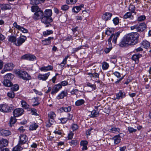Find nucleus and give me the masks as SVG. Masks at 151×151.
Returning <instances> with one entry per match:
<instances>
[{
	"mask_svg": "<svg viewBox=\"0 0 151 151\" xmlns=\"http://www.w3.org/2000/svg\"><path fill=\"white\" fill-rule=\"evenodd\" d=\"M62 88V86L60 84H58L56 85L53 87L52 91H51V94H55L57 93L59 90Z\"/></svg>",
	"mask_w": 151,
	"mask_h": 151,
	"instance_id": "nucleus-11",
	"label": "nucleus"
},
{
	"mask_svg": "<svg viewBox=\"0 0 151 151\" xmlns=\"http://www.w3.org/2000/svg\"><path fill=\"white\" fill-rule=\"evenodd\" d=\"M56 116L55 114L53 112H51L48 114L49 117V122L51 124H52V123L53 122L54 118Z\"/></svg>",
	"mask_w": 151,
	"mask_h": 151,
	"instance_id": "nucleus-17",
	"label": "nucleus"
},
{
	"mask_svg": "<svg viewBox=\"0 0 151 151\" xmlns=\"http://www.w3.org/2000/svg\"><path fill=\"white\" fill-rule=\"evenodd\" d=\"M5 79L10 80L14 78V75L12 74L9 73L5 75L4 77Z\"/></svg>",
	"mask_w": 151,
	"mask_h": 151,
	"instance_id": "nucleus-32",
	"label": "nucleus"
},
{
	"mask_svg": "<svg viewBox=\"0 0 151 151\" xmlns=\"http://www.w3.org/2000/svg\"><path fill=\"white\" fill-rule=\"evenodd\" d=\"M4 85L6 86L10 87L12 86V83L10 80L4 79L3 82Z\"/></svg>",
	"mask_w": 151,
	"mask_h": 151,
	"instance_id": "nucleus-27",
	"label": "nucleus"
},
{
	"mask_svg": "<svg viewBox=\"0 0 151 151\" xmlns=\"http://www.w3.org/2000/svg\"><path fill=\"white\" fill-rule=\"evenodd\" d=\"M83 46H84L83 45H82V46H80L78 47L73 49V52L75 53V52L78 51V50H80L83 48L82 47Z\"/></svg>",
	"mask_w": 151,
	"mask_h": 151,
	"instance_id": "nucleus-52",
	"label": "nucleus"
},
{
	"mask_svg": "<svg viewBox=\"0 0 151 151\" xmlns=\"http://www.w3.org/2000/svg\"><path fill=\"white\" fill-rule=\"evenodd\" d=\"M31 9L32 12H35L38 11L40 10V9L39 8L38 6L36 5L32 6Z\"/></svg>",
	"mask_w": 151,
	"mask_h": 151,
	"instance_id": "nucleus-39",
	"label": "nucleus"
},
{
	"mask_svg": "<svg viewBox=\"0 0 151 151\" xmlns=\"http://www.w3.org/2000/svg\"><path fill=\"white\" fill-rule=\"evenodd\" d=\"M38 97H34L32 99V102L34 104H32L33 106H35L38 105L40 103L38 101Z\"/></svg>",
	"mask_w": 151,
	"mask_h": 151,
	"instance_id": "nucleus-25",
	"label": "nucleus"
},
{
	"mask_svg": "<svg viewBox=\"0 0 151 151\" xmlns=\"http://www.w3.org/2000/svg\"><path fill=\"white\" fill-rule=\"evenodd\" d=\"M0 8L2 10H5L7 9H10L11 7L8 4H0Z\"/></svg>",
	"mask_w": 151,
	"mask_h": 151,
	"instance_id": "nucleus-21",
	"label": "nucleus"
},
{
	"mask_svg": "<svg viewBox=\"0 0 151 151\" xmlns=\"http://www.w3.org/2000/svg\"><path fill=\"white\" fill-rule=\"evenodd\" d=\"M8 144V142L7 139H2L0 140V146L3 148L6 147Z\"/></svg>",
	"mask_w": 151,
	"mask_h": 151,
	"instance_id": "nucleus-19",
	"label": "nucleus"
},
{
	"mask_svg": "<svg viewBox=\"0 0 151 151\" xmlns=\"http://www.w3.org/2000/svg\"><path fill=\"white\" fill-rule=\"evenodd\" d=\"M6 109L8 110V111H7L6 112H11L13 109V106H9L7 105V107L6 108Z\"/></svg>",
	"mask_w": 151,
	"mask_h": 151,
	"instance_id": "nucleus-60",
	"label": "nucleus"
},
{
	"mask_svg": "<svg viewBox=\"0 0 151 151\" xmlns=\"http://www.w3.org/2000/svg\"><path fill=\"white\" fill-rule=\"evenodd\" d=\"M13 26L15 27L21 31L23 33H27L28 32V30L23 27L20 25H18L16 22H14V23Z\"/></svg>",
	"mask_w": 151,
	"mask_h": 151,
	"instance_id": "nucleus-12",
	"label": "nucleus"
},
{
	"mask_svg": "<svg viewBox=\"0 0 151 151\" xmlns=\"http://www.w3.org/2000/svg\"><path fill=\"white\" fill-rule=\"evenodd\" d=\"M53 33L52 30H47L43 32V34L44 36H47L49 35L50 34H52Z\"/></svg>",
	"mask_w": 151,
	"mask_h": 151,
	"instance_id": "nucleus-45",
	"label": "nucleus"
},
{
	"mask_svg": "<svg viewBox=\"0 0 151 151\" xmlns=\"http://www.w3.org/2000/svg\"><path fill=\"white\" fill-rule=\"evenodd\" d=\"M40 3L39 0H30V3L32 4H37Z\"/></svg>",
	"mask_w": 151,
	"mask_h": 151,
	"instance_id": "nucleus-50",
	"label": "nucleus"
},
{
	"mask_svg": "<svg viewBox=\"0 0 151 151\" xmlns=\"http://www.w3.org/2000/svg\"><path fill=\"white\" fill-rule=\"evenodd\" d=\"M7 107V105L6 104H1L0 105V111L4 112H6L8 110L6 109Z\"/></svg>",
	"mask_w": 151,
	"mask_h": 151,
	"instance_id": "nucleus-22",
	"label": "nucleus"
},
{
	"mask_svg": "<svg viewBox=\"0 0 151 151\" xmlns=\"http://www.w3.org/2000/svg\"><path fill=\"white\" fill-rule=\"evenodd\" d=\"M23 148L21 146L18 145L13 148L12 151H20Z\"/></svg>",
	"mask_w": 151,
	"mask_h": 151,
	"instance_id": "nucleus-36",
	"label": "nucleus"
},
{
	"mask_svg": "<svg viewBox=\"0 0 151 151\" xmlns=\"http://www.w3.org/2000/svg\"><path fill=\"white\" fill-rule=\"evenodd\" d=\"M53 39V37H49L48 38L42 40V43L44 45H48L50 43V40Z\"/></svg>",
	"mask_w": 151,
	"mask_h": 151,
	"instance_id": "nucleus-23",
	"label": "nucleus"
},
{
	"mask_svg": "<svg viewBox=\"0 0 151 151\" xmlns=\"http://www.w3.org/2000/svg\"><path fill=\"white\" fill-rule=\"evenodd\" d=\"M19 88V86L17 84H15L12 86L11 89L12 91H17Z\"/></svg>",
	"mask_w": 151,
	"mask_h": 151,
	"instance_id": "nucleus-42",
	"label": "nucleus"
},
{
	"mask_svg": "<svg viewBox=\"0 0 151 151\" xmlns=\"http://www.w3.org/2000/svg\"><path fill=\"white\" fill-rule=\"evenodd\" d=\"M16 117L12 116L10 121V124H14L16 122L17 119L15 118Z\"/></svg>",
	"mask_w": 151,
	"mask_h": 151,
	"instance_id": "nucleus-44",
	"label": "nucleus"
},
{
	"mask_svg": "<svg viewBox=\"0 0 151 151\" xmlns=\"http://www.w3.org/2000/svg\"><path fill=\"white\" fill-rule=\"evenodd\" d=\"M78 0H66V3L68 4H74Z\"/></svg>",
	"mask_w": 151,
	"mask_h": 151,
	"instance_id": "nucleus-43",
	"label": "nucleus"
},
{
	"mask_svg": "<svg viewBox=\"0 0 151 151\" xmlns=\"http://www.w3.org/2000/svg\"><path fill=\"white\" fill-rule=\"evenodd\" d=\"M112 14L109 12H106L104 14L102 17V19L105 21L110 19Z\"/></svg>",
	"mask_w": 151,
	"mask_h": 151,
	"instance_id": "nucleus-15",
	"label": "nucleus"
},
{
	"mask_svg": "<svg viewBox=\"0 0 151 151\" xmlns=\"http://www.w3.org/2000/svg\"><path fill=\"white\" fill-rule=\"evenodd\" d=\"M112 138L114 140V142L115 144H117L120 141V138L119 137L116 136Z\"/></svg>",
	"mask_w": 151,
	"mask_h": 151,
	"instance_id": "nucleus-33",
	"label": "nucleus"
},
{
	"mask_svg": "<svg viewBox=\"0 0 151 151\" xmlns=\"http://www.w3.org/2000/svg\"><path fill=\"white\" fill-rule=\"evenodd\" d=\"M36 57L35 55L31 54L25 55L22 57V59L32 61L36 60Z\"/></svg>",
	"mask_w": 151,
	"mask_h": 151,
	"instance_id": "nucleus-10",
	"label": "nucleus"
},
{
	"mask_svg": "<svg viewBox=\"0 0 151 151\" xmlns=\"http://www.w3.org/2000/svg\"><path fill=\"white\" fill-rule=\"evenodd\" d=\"M128 129L130 133H132L133 132H135L136 131V129H134L133 128L130 127H128Z\"/></svg>",
	"mask_w": 151,
	"mask_h": 151,
	"instance_id": "nucleus-53",
	"label": "nucleus"
},
{
	"mask_svg": "<svg viewBox=\"0 0 151 151\" xmlns=\"http://www.w3.org/2000/svg\"><path fill=\"white\" fill-rule=\"evenodd\" d=\"M8 96L11 98H13L14 97V94L13 91H10L7 93Z\"/></svg>",
	"mask_w": 151,
	"mask_h": 151,
	"instance_id": "nucleus-47",
	"label": "nucleus"
},
{
	"mask_svg": "<svg viewBox=\"0 0 151 151\" xmlns=\"http://www.w3.org/2000/svg\"><path fill=\"white\" fill-rule=\"evenodd\" d=\"M146 17L144 15L141 16L139 17L138 18V21L139 22H141L144 20L145 19Z\"/></svg>",
	"mask_w": 151,
	"mask_h": 151,
	"instance_id": "nucleus-55",
	"label": "nucleus"
},
{
	"mask_svg": "<svg viewBox=\"0 0 151 151\" xmlns=\"http://www.w3.org/2000/svg\"><path fill=\"white\" fill-rule=\"evenodd\" d=\"M21 103L23 107L25 109H28L29 108V105L25 101H22Z\"/></svg>",
	"mask_w": 151,
	"mask_h": 151,
	"instance_id": "nucleus-40",
	"label": "nucleus"
},
{
	"mask_svg": "<svg viewBox=\"0 0 151 151\" xmlns=\"http://www.w3.org/2000/svg\"><path fill=\"white\" fill-rule=\"evenodd\" d=\"M146 28V25L145 23H142L139 24L135 25L131 27V30L136 29V30L138 32L142 31Z\"/></svg>",
	"mask_w": 151,
	"mask_h": 151,
	"instance_id": "nucleus-3",
	"label": "nucleus"
},
{
	"mask_svg": "<svg viewBox=\"0 0 151 151\" xmlns=\"http://www.w3.org/2000/svg\"><path fill=\"white\" fill-rule=\"evenodd\" d=\"M44 13L42 11L40 10L36 12L34 14L33 18L35 20L39 19H41L42 18L43 16Z\"/></svg>",
	"mask_w": 151,
	"mask_h": 151,
	"instance_id": "nucleus-7",
	"label": "nucleus"
},
{
	"mask_svg": "<svg viewBox=\"0 0 151 151\" xmlns=\"http://www.w3.org/2000/svg\"><path fill=\"white\" fill-rule=\"evenodd\" d=\"M135 7L133 5L130 4L129 6V11H131L132 12H134V10H135Z\"/></svg>",
	"mask_w": 151,
	"mask_h": 151,
	"instance_id": "nucleus-46",
	"label": "nucleus"
},
{
	"mask_svg": "<svg viewBox=\"0 0 151 151\" xmlns=\"http://www.w3.org/2000/svg\"><path fill=\"white\" fill-rule=\"evenodd\" d=\"M73 133L72 132H70L68 135V138L69 139H71L73 138Z\"/></svg>",
	"mask_w": 151,
	"mask_h": 151,
	"instance_id": "nucleus-63",
	"label": "nucleus"
},
{
	"mask_svg": "<svg viewBox=\"0 0 151 151\" xmlns=\"http://www.w3.org/2000/svg\"><path fill=\"white\" fill-rule=\"evenodd\" d=\"M1 135L3 136H7L11 134V132L8 130L2 129L0 131Z\"/></svg>",
	"mask_w": 151,
	"mask_h": 151,
	"instance_id": "nucleus-16",
	"label": "nucleus"
},
{
	"mask_svg": "<svg viewBox=\"0 0 151 151\" xmlns=\"http://www.w3.org/2000/svg\"><path fill=\"white\" fill-rule=\"evenodd\" d=\"M50 75V72L43 75L39 74L38 76V78L39 80H42V81H45L47 78Z\"/></svg>",
	"mask_w": 151,
	"mask_h": 151,
	"instance_id": "nucleus-13",
	"label": "nucleus"
},
{
	"mask_svg": "<svg viewBox=\"0 0 151 151\" xmlns=\"http://www.w3.org/2000/svg\"><path fill=\"white\" fill-rule=\"evenodd\" d=\"M108 131L111 132L115 133L117 132H119L120 131V129L118 128L113 127L111 129H109Z\"/></svg>",
	"mask_w": 151,
	"mask_h": 151,
	"instance_id": "nucleus-31",
	"label": "nucleus"
},
{
	"mask_svg": "<svg viewBox=\"0 0 151 151\" xmlns=\"http://www.w3.org/2000/svg\"><path fill=\"white\" fill-rule=\"evenodd\" d=\"M113 74L118 78H119L120 77V74L119 73L116 71L114 72Z\"/></svg>",
	"mask_w": 151,
	"mask_h": 151,
	"instance_id": "nucleus-62",
	"label": "nucleus"
},
{
	"mask_svg": "<svg viewBox=\"0 0 151 151\" xmlns=\"http://www.w3.org/2000/svg\"><path fill=\"white\" fill-rule=\"evenodd\" d=\"M93 129L91 127L87 130L86 132V135H88L89 136L90 135L91 133V131Z\"/></svg>",
	"mask_w": 151,
	"mask_h": 151,
	"instance_id": "nucleus-61",
	"label": "nucleus"
},
{
	"mask_svg": "<svg viewBox=\"0 0 151 151\" xmlns=\"http://www.w3.org/2000/svg\"><path fill=\"white\" fill-rule=\"evenodd\" d=\"M120 32H117L115 34H112L111 36L112 37V40L113 39L112 41L114 42L115 44L116 43V40L118 37L119 36L120 34Z\"/></svg>",
	"mask_w": 151,
	"mask_h": 151,
	"instance_id": "nucleus-20",
	"label": "nucleus"
},
{
	"mask_svg": "<svg viewBox=\"0 0 151 151\" xmlns=\"http://www.w3.org/2000/svg\"><path fill=\"white\" fill-rule=\"evenodd\" d=\"M71 106H68L67 107H62L61 108L60 110L61 112L63 111L65 112H70L71 110Z\"/></svg>",
	"mask_w": 151,
	"mask_h": 151,
	"instance_id": "nucleus-26",
	"label": "nucleus"
},
{
	"mask_svg": "<svg viewBox=\"0 0 151 151\" xmlns=\"http://www.w3.org/2000/svg\"><path fill=\"white\" fill-rule=\"evenodd\" d=\"M14 65L12 63H8L4 65V69L1 71L2 73L5 72L9 71L12 70L14 67Z\"/></svg>",
	"mask_w": 151,
	"mask_h": 151,
	"instance_id": "nucleus-6",
	"label": "nucleus"
},
{
	"mask_svg": "<svg viewBox=\"0 0 151 151\" xmlns=\"http://www.w3.org/2000/svg\"><path fill=\"white\" fill-rule=\"evenodd\" d=\"M69 143L74 145H76L78 143V141L76 140H72Z\"/></svg>",
	"mask_w": 151,
	"mask_h": 151,
	"instance_id": "nucleus-57",
	"label": "nucleus"
},
{
	"mask_svg": "<svg viewBox=\"0 0 151 151\" xmlns=\"http://www.w3.org/2000/svg\"><path fill=\"white\" fill-rule=\"evenodd\" d=\"M38 126L37 124L35 123L30 126L29 129L32 130H35L38 127Z\"/></svg>",
	"mask_w": 151,
	"mask_h": 151,
	"instance_id": "nucleus-34",
	"label": "nucleus"
},
{
	"mask_svg": "<svg viewBox=\"0 0 151 151\" xmlns=\"http://www.w3.org/2000/svg\"><path fill=\"white\" fill-rule=\"evenodd\" d=\"M142 56V55L139 54H135L132 56V59L134 61L135 63H137L139 62V58Z\"/></svg>",
	"mask_w": 151,
	"mask_h": 151,
	"instance_id": "nucleus-18",
	"label": "nucleus"
},
{
	"mask_svg": "<svg viewBox=\"0 0 151 151\" xmlns=\"http://www.w3.org/2000/svg\"><path fill=\"white\" fill-rule=\"evenodd\" d=\"M139 35L137 33L129 34L125 35L119 44L121 47L125 46L126 45H134L138 42Z\"/></svg>",
	"mask_w": 151,
	"mask_h": 151,
	"instance_id": "nucleus-1",
	"label": "nucleus"
},
{
	"mask_svg": "<svg viewBox=\"0 0 151 151\" xmlns=\"http://www.w3.org/2000/svg\"><path fill=\"white\" fill-rule=\"evenodd\" d=\"M53 69L52 66L51 65H48L46 67H42L40 68L41 71H47L49 70H52Z\"/></svg>",
	"mask_w": 151,
	"mask_h": 151,
	"instance_id": "nucleus-29",
	"label": "nucleus"
},
{
	"mask_svg": "<svg viewBox=\"0 0 151 151\" xmlns=\"http://www.w3.org/2000/svg\"><path fill=\"white\" fill-rule=\"evenodd\" d=\"M131 17H133L132 16L131 13L130 12H128L124 15V18L125 19H127L130 17L131 18H132Z\"/></svg>",
	"mask_w": 151,
	"mask_h": 151,
	"instance_id": "nucleus-49",
	"label": "nucleus"
},
{
	"mask_svg": "<svg viewBox=\"0 0 151 151\" xmlns=\"http://www.w3.org/2000/svg\"><path fill=\"white\" fill-rule=\"evenodd\" d=\"M99 114L98 112L95 110H93L91 112V115L92 117H96L98 116Z\"/></svg>",
	"mask_w": 151,
	"mask_h": 151,
	"instance_id": "nucleus-48",
	"label": "nucleus"
},
{
	"mask_svg": "<svg viewBox=\"0 0 151 151\" xmlns=\"http://www.w3.org/2000/svg\"><path fill=\"white\" fill-rule=\"evenodd\" d=\"M67 95V93L65 91H62L61 93L59 94L57 96V98L58 99H63L64 97Z\"/></svg>",
	"mask_w": 151,
	"mask_h": 151,
	"instance_id": "nucleus-24",
	"label": "nucleus"
},
{
	"mask_svg": "<svg viewBox=\"0 0 151 151\" xmlns=\"http://www.w3.org/2000/svg\"><path fill=\"white\" fill-rule=\"evenodd\" d=\"M111 49V47H106L104 50V51L106 53H108L110 51Z\"/></svg>",
	"mask_w": 151,
	"mask_h": 151,
	"instance_id": "nucleus-64",
	"label": "nucleus"
},
{
	"mask_svg": "<svg viewBox=\"0 0 151 151\" xmlns=\"http://www.w3.org/2000/svg\"><path fill=\"white\" fill-rule=\"evenodd\" d=\"M142 44L143 47L146 49L148 48L150 46L149 42L146 40L143 41L142 42Z\"/></svg>",
	"mask_w": 151,
	"mask_h": 151,
	"instance_id": "nucleus-30",
	"label": "nucleus"
},
{
	"mask_svg": "<svg viewBox=\"0 0 151 151\" xmlns=\"http://www.w3.org/2000/svg\"><path fill=\"white\" fill-rule=\"evenodd\" d=\"M19 77L24 80H28L30 79V77L27 73L22 70L18 71L17 72Z\"/></svg>",
	"mask_w": 151,
	"mask_h": 151,
	"instance_id": "nucleus-4",
	"label": "nucleus"
},
{
	"mask_svg": "<svg viewBox=\"0 0 151 151\" xmlns=\"http://www.w3.org/2000/svg\"><path fill=\"white\" fill-rule=\"evenodd\" d=\"M61 9L63 11H66L68 9L69 6L67 5H63L61 7Z\"/></svg>",
	"mask_w": 151,
	"mask_h": 151,
	"instance_id": "nucleus-51",
	"label": "nucleus"
},
{
	"mask_svg": "<svg viewBox=\"0 0 151 151\" xmlns=\"http://www.w3.org/2000/svg\"><path fill=\"white\" fill-rule=\"evenodd\" d=\"M112 36H110L108 40L109 47H111V48H112V45L111 42V40H112Z\"/></svg>",
	"mask_w": 151,
	"mask_h": 151,
	"instance_id": "nucleus-59",
	"label": "nucleus"
},
{
	"mask_svg": "<svg viewBox=\"0 0 151 151\" xmlns=\"http://www.w3.org/2000/svg\"><path fill=\"white\" fill-rule=\"evenodd\" d=\"M9 41L12 42H14L15 44L17 40L16 38L14 36H10L8 39Z\"/></svg>",
	"mask_w": 151,
	"mask_h": 151,
	"instance_id": "nucleus-37",
	"label": "nucleus"
},
{
	"mask_svg": "<svg viewBox=\"0 0 151 151\" xmlns=\"http://www.w3.org/2000/svg\"><path fill=\"white\" fill-rule=\"evenodd\" d=\"M109 66V65L106 62H104L102 63V68L103 70H105L107 69Z\"/></svg>",
	"mask_w": 151,
	"mask_h": 151,
	"instance_id": "nucleus-41",
	"label": "nucleus"
},
{
	"mask_svg": "<svg viewBox=\"0 0 151 151\" xmlns=\"http://www.w3.org/2000/svg\"><path fill=\"white\" fill-rule=\"evenodd\" d=\"M88 142L86 141H81V145L83 146L82 149L83 150H86L87 149V145Z\"/></svg>",
	"mask_w": 151,
	"mask_h": 151,
	"instance_id": "nucleus-28",
	"label": "nucleus"
},
{
	"mask_svg": "<svg viewBox=\"0 0 151 151\" xmlns=\"http://www.w3.org/2000/svg\"><path fill=\"white\" fill-rule=\"evenodd\" d=\"M114 24L115 25H117L119 23V19L117 17H116L114 18L113 20Z\"/></svg>",
	"mask_w": 151,
	"mask_h": 151,
	"instance_id": "nucleus-54",
	"label": "nucleus"
},
{
	"mask_svg": "<svg viewBox=\"0 0 151 151\" xmlns=\"http://www.w3.org/2000/svg\"><path fill=\"white\" fill-rule=\"evenodd\" d=\"M52 14V12L51 9H46L44 11L43 16L41 18V22L46 24V27L50 25V23L52 21L51 17Z\"/></svg>",
	"mask_w": 151,
	"mask_h": 151,
	"instance_id": "nucleus-2",
	"label": "nucleus"
},
{
	"mask_svg": "<svg viewBox=\"0 0 151 151\" xmlns=\"http://www.w3.org/2000/svg\"><path fill=\"white\" fill-rule=\"evenodd\" d=\"M84 103V101L83 99H80L77 101L75 102L76 106H79L81 105Z\"/></svg>",
	"mask_w": 151,
	"mask_h": 151,
	"instance_id": "nucleus-35",
	"label": "nucleus"
},
{
	"mask_svg": "<svg viewBox=\"0 0 151 151\" xmlns=\"http://www.w3.org/2000/svg\"><path fill=\"white\" fill-rule=\"evenodd\" d=\"M28 140L27 136L24 134L20 135L19 137V145H22L25 144Z\"/></svg>",
	"mask_w": 151,
	"mask_h": 151,
	"instance_id": "nucleus-8",
	"label": "nucleus"
},
{
	"mask_svg": "<svg viewBox=\"0 0 151 151\" xmlns=\"http://www.w3.org/2000/svg\"><path fill=\"white\" fill-rule=\"evenodd\" d=\"M81 9L79 6H75L73 7L72 9L73 12L75 13H78L80 10Z\"/></svg>",
	"mask_w": 151,
	"mask_h": 151,
	"instance_id": "nucleus-38",
	"label": "nucleus"
},
{
	"mask_svg": "<svg viewBox=\"0 0 151 151\" xmlns=\"http://www.w3.org/2000/svg\"><path fill=\"white\" fill-rule=\"evenodd\" d=\"M27 38V37L23 35L20 36V37L17 40V42H15V45L18 46H20L22 43L25 42Z\"/></svg>",
	"mask_w": 151,
	"mask_h": 151,
	"instance_id": "nucleus-5",
	"label": "nucleus"
},
{
	"mask_svg": "<svg viewBox=\"0 0 151 151\" xmlns=\"http://www.w3.org/2000/svg\"><path fill=\"white\" fill-rule=\"evenodd\" d=\"M71 128L73 131L77 129L78 128V126L76 124H73L71 127Z\"/></svg>",
	"mask_w": 151,
	"mask_h": 151,
	"instance_id": "nucleus-56",
	"label": "nucleus"
},
{
	"mask_svg": "<svg viewBox=\"0 0 151 151\" xmlns=\"http://www.w3.org/2000/svg\"><path fill=\"white\" fill-rule=\"evenodd\" d=\"M59 119L60 120L61 123L62 124L65 123L68 120L67 118H62Z\"/></svg>",
	"mask_w": 151,
	"mask_h": 151,
	"instance_id": "nucleus-58",
	"label": "nucleus"
},
{
	"mask_svg": "<svg viewBox=\"0 0 151 151\" xmlns=\"http://www.w3.org/2000/svg\"><path fill=\"white\" fill-rule=\"evenodd\" d=\"M125 96V93L121 91H120L119 92L116 94V97L114 99L115 100L116 99H122Z\"/></svg>",
	"mask_w": 151,
	"mask_h": 151,
	"instance_id": "nucleus-14",
	"label": "nucleus"
},
{
	"mask_svg": "<svg viewBox=\"0 0 151 151\" xmlns=\"http://www.w3.org/2000/svg\"><path fill=\"white\" fill-rule=\"evenodd\" d=\"M24 112L22 109L18 108L15 109L13 111V113L15 117H17L21 115Z\"/></svg>",
	"mask_w": 151,
	"mask_h": 151,
	"instance_id": "nucleus-9",
	"label": "nucleus"
}]
</instances>
